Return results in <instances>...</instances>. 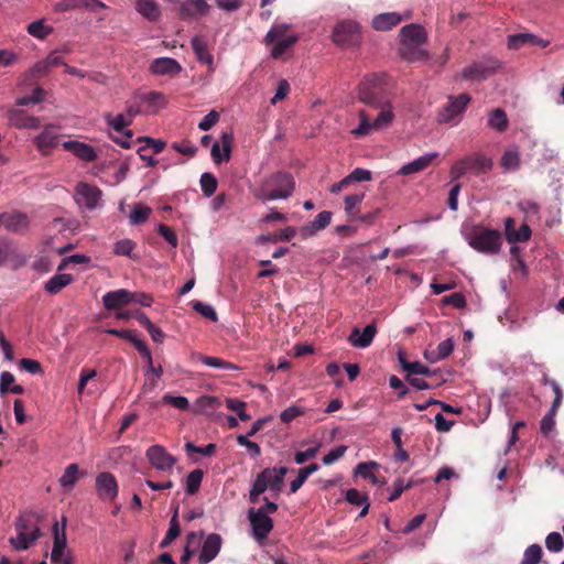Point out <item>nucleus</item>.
<instances>
[{
  "instance_id": "55",
  "label": "nucleus",
  "mask_w": 564,
  "mask_h": 564,
  "mask_svg": "<svg viewBox=\"0 0 564 564\" xmlns=\"http://www.w3.org/2000/svg\"><path fill=\"white\" fill-rule=\"evenodd\" d=\"M557 410L558 409L551 406L549 412L542 417L540 422V430L543 435L547 436L554 430Z\"/></svg>"
},
{
  "instance_id": "23",
  "label": "nucleus",
  "mask_w": 564,
  "mask_h": 564,
  "mask_svg": "<svg viewBox=\"0 0 564 564\" xmlns=\"http://www.w3.org/2000/svg\"><path fill=\"white\" fill-rule=\"evenodd\" d=\"M401 43L422 45L426 41V32L419 24L404 25L401 31Z\"/></svg>"
},
{
  "instance_id": "14",
  "label": "nucleus",
  "mask_w": 564,
  "mask_h": 564,
  "mask_svg": "<svg viewBox=\"0 0 564 564\" xmlns=\"http://www.w3.org/2000/svg\"><path fill=\"white\" fill-rule=\"evenodd\" d=\"M234 142L232 132H224L220 138V143L215 142L212 145V158L215 164H221L224 161H229L231 155Z\"/></svg>"
},
{
  "instance_id": "38",
  "label": "nucleus",
  "mask_w": 564,
  "mask_h": 564,
  "mask_svg": "<svg viewBox=\"0 0 564 564\" xmlns=\"http://www.w3.org/2000/svg\"><path fill=\"white\" fill-rule=\"evenodd\" d=\"M198 358L207 367L217 368L226 371H235L239 369L237 365L218 357L199 355Z\"/></svg>"
},
{
  "instance_id": "50",
  "label": "nucleus",
  "mask_w": 564,
  "mask_h": 564,
  "mask_svg": "<svg viewBox=\"0 0 564 564\" xmlns=\"http://www.w3.org/2000/svg\"><path fill=\"white\" fill-rule=\"evenodd\" d=\"M217 178L212 173H203L200 176V187L206 197H210L217 189Z\"/></svg>"
},
{
  "instance_id": "52",
  "label": "nucleus",
  "mask_w": 564,
  "mask_h": 564,
  "mask_svg": "<svg viewBox=\"0 0 564 564\" xmlns=\"http://www.w3.org/2000/svg\"><path fill=\"white\" fill-rule=\"evenodd\" d=\"M192 307L195 312H197L198 314H200L202 316H204L205 318L212 321V322H217L218 321V316H217V313L215 311V308L209 305V304H205L200 301H194L192 302Z\"/></svg>"
},
{
  "instance_id": "62",
  "label": "nucleus",
  "mask_w": 564,
  "mask_h": 564,
  "mask_svg": "<svg viewBox=\"0 0 564 564\" xmlns=\"http://www.w3.org/2000/svg\"><path fill=\"white\" fill-rule=\"evenodd\" d=\"M346 452H347V446L346 445H339V446L330 449L323 457L324 465H332V464H334L336 460H338L340 457H343Z\"/></svg>"
},
{
  "instance_id": "37",
  "label": "nucleus",
  "mask_w": 564,
  "mask_h": 564,
  "mask_svg": "<svg viewBox=\"0 0 564 564\" xmlns=\"http://www.w3.org/2000/svg\"><path fill=\"white\" fill-rule=\"evenodd\" d=\"M364 198H365V193L350 194L344 198L345 213H346L347 217L349 218V220L352 221V220L357 219V215L359 213V209H357V207L361 204Z\"/></svg>"
},
{
  "instance_id": "27",
  "label": "nucleus",
  "mask_w": 564,
  "mask_h": 564,
  "mask_svg": "<svg viewBox=\"0 0 564 564\" xmlns=\"http://www.w3.org/2000/svg\"><path fill=\"white\" fill-rule=\"evenodd\" d=\"M531 237V229L527 224L520 226L517 230L514 229V220L512 218L506 219V238L509 243L524 242Z\"/></svg>"
},
{
  "instance_id": "46",
  "label": "nucleus",
  "mask_w": 564,
  "mask_h": 564,
  "mask_svg": "<svg viewBox=\"0 0 564 564\" xmlns=\"http://www.w3.org/2000/svg\"><path fill=\"white\" fill-rule=\"evenodd\" d=\"M203 477L204 471L202 469H195L187 475L186 492L188 495H195L199 490Z\"/></svg>"
},
{
  "instance_id": "22",
  "label": "nucleus",
  "mask_w": 564,
  "mask_h": 564,
  "mask_svg": "<svg viewBox=\"0 0 564 564\" xmlns=\"http://www.w3.org/2000/svg\"><path fill=\"white\" fill-rule=\"evenodd\" d=\"M63 148L85 162H94L97 159L95 149L84 142L66 141L63 143Z\"/></svg>"
},
{
  "instance_id": "49",
  "label": "nucleus",
  "mask_w": 564,
  "mask_h": 564,
  "mask_svg": "<svg viewBox=\"0 0 564 564\" xmlns=\"http://www.w3.org/2000/svg\"><path fill=\"white\" fill-rule=\"evenodd\" d=\"M152 209L144 205H135L130 214V223L132 225H140L145 223L150 215Z\"/></svg>"
},
{
  "instance_id": "64",
  "label": "nucleus",
  "mask_w": 564,
  "mask_h": 564,
  "mask_svg": "<svg viewBox=\"0 0 564 564\" xmlns=\"http://www.w3.org/2000/svg\"><path fill=\"white\" fill-rule=\"evenodd\" d=\"M468 172L467 164L465 159H460L453 164L449 171V175L452 181H456L463 177Z\"/></svg>"
},
{
  "instance_id": "36",
  "label": "nucleus",
  "mask_w": 564,
  "mask_h": 564,
  "mask_svg": "<svg viewBox=\"0 0 564 564\" xmlns=\"http://www.w3.org/2000/svg\"><path fill=\"white\" fill-rule=\"evenodd\" d=\"M399 54L408 62L422 61L427 57L426 51L421 48V45L401 43Z\"/></svg>"
},
{
  "instance_id": "5",
  "label": "nucleus",
  "mask_w": 564,
  "mask_h": 564,
  "mask_svg": "<svg viewBox=\"0 0 564 564\" xmlns=\"http://www.w3.org/2000/svg\"><path fill=\"white\" fill-rule=\"evenodd\" d=\"M53 549L51 553V561L55 564H73L69 553L65 554L67 538H66V518L62 520V527L58 522L53 525Z\"/></svg>"
},
{
  "instance_id": "40",
  "label": "nucleus",
  "mask_w": 564,
  "mask_h": 564,
  "mask_svg": "<svg viewBox=\"0 0 564 564\" xmlns=\"http://www.w3.org/2000/svg\"><path fill=\"white\" fill-rule=\"evenodd\" d=\"M501 166L506 171H517L520 167V153L518 149H508L501 156Z\"/></svg>"
},
{
  "instance_id": "16",
  "label": "nucleus",
  "mask_w": 564,
  "mask_h": 564,
  "mask_svg": "<svg viewBox=\"0 0 564 564\" xmlns=\"http://www.w3.org/2000/svg\"><path fill=\"white\" fill-rule=\"evenodd\" d=\"M208 11L209 6L205 0H184L180 4L178 18L186 21L206 15Z\"/></svg>"
},
{
  "instance_id": "9",
  "label": "nucleus",
  "mask_w": 564,
  "mask_h": 564,
  "mask_svg": "<svg viewBox=\"0 0 564 564\" xmlns=\"http://www.w3.org/2000/svg\"><path fill=\"white\" fill-rule=\"evenodd\" d=\"M471 98L468 94H460L457 97H448L447 104L437 115V121L447 123L455 117L462 115L470 102Z\"/></svg>"
},
{
  "instance_id": "35",
  "label": "nucleus",
  "mask_w": 564,
  "mask_h": 564,
  "mask_svg": "<svg viewBox=\"0 0 564 564\" xmlns=\"http://www.w3.org/2000/svg\"><path fill=\"white\" fill-rule=\"evenodd\" d=\"M135 9L149 21H156L161 15L160 7L155 0H137Z\"/></svg>"
},
{
  "instance_id": "13",
  "label": "nucleus",
  "mask_w": 564,
  "mask_h": 564,
  "mask_svg": "<svg viewBox=\"0 0 564 564\" xmlns=\"http://www.w3.org/2000/svg\"><path fill=\"white\" fill-rule=\"evenodd\" d=\"M133 301V292L126 289L109 291L102 296V304L108 311L120 310Z\"/></svg>"
},
{
  "instance_id": "25",
  "label": "nucleus",
  "mask_w": 564,
  "mask_h": 564,
  "mask_svg": "<svg viewBox=\"0 0 564 564\" xmlns=\"http://www.w3.org/2000/svg\"><path fill=\"white\" fill-rule=\"evenodd\" d=\"M437 156H438V153H436V152L424 154V155L413 160L412 162L403 165L398 171V174L399 175H410V174L421 172V171L427 169Z\"/></svg>"
},
{
  "instance_id": "8",
  "label": "nucleus",
  "mask_w": 564,
  "mask_h": 564,
  "mask_svg": "<svg viewBox=\"0 0 564 564\" xmlns=\"http://www.w3.org/2000/svg\"><path fill=\"white\" fill-rule=\"evenodd\" d=\"M145 457L150 465L160 471H169L176 464V457L162 445L155 444L147 449Z\"/></svg>"
},
{
  "instance_id": "54",
  "label": "nucleus",
  "mask_w": 564,
  "mask_h": 564,
  "mask_svg": "<svg viewBox=\"0 0 564 564\" xmlns=\"http://www.w3.org/2000/svg\"><path fill=\"white\" fill-rule=\"evenodd\" d=\"M454 349V341L452 338H447L441 341L436 348L435 358H430V362H436L447 358Z\"/></svg>"
},
{
  "instance_id": "45",
  "label": "nucleus",
  "mask_w": 564,
  "mask_h": 564,
  "mask_svg": "<svg viewBox=\"0 0 564 564\" xmlns=\"http://www.w3.org/2000/svg\"><path fill=\"white\" fill-rule=\"evenodd\" d=\"M137 243L131 239H122L115 243L113 253L117 256H126L131 259H138V256L132 253Z\"/></svg>"
},
{
  "instance_id": "7",
  "label": "nucleus",
  "mask_w": 564,
  "mask_h": 564,
  "mask_svg": "<svg viewBox=\"0 0 564 564\" xmlns=\"http://www.w3.org/2000/svg\"><path fill=\"white\" fill-rule=\"evenodd\" d=\"M499 67L500 63L495 58L475 62L462 70V78L471 82H481L494 75Z\"/></svg>"
},
{
  "instance_id": "53",
  "label": "nucleus",
  "mask_w": 564,
  "mask_h": 564,
  "mask_svg": "<svg viewBox=\"0 0 564 564\" xmlns=\"http://www.w3.org/2000/svg\"><path fill=\"white\" fill-rule=\"evenodd\" d=\"M28 33L36 39L43 40L52 33L51 26L44 25L42 21H34L28 25Z\"/></svg>"
},
{
  "instance_id": "19",
  "label": "nucleus",
  "mask_w": 564,
  "mask_h": 564,
  "mask_svg": "<svg viewBox=\"0 0 564 564\" xmlns=\"http://www.w3.org/2000/svg\"><path fill=\"white\" fill-rule=\"evenodd\" d=\"M464 159L468 171H471L477 176L489 173L494 165L491 158L484 153H475Z\"/></svg>"
},
{
  "instance_id": "17",
  "label": "nucleus",
  "mask_w": 564,
  "mask_h": 564,
  "mask_svg": "<svg viewBox=\"0 0 564 564\" xmlns=\"http://www.w3.org/2000/svg\"><path fill=\"white\" fill-rule=\"evenodd\" d=\"M37 150L43 155H48L58 144V134L55 127L50 124L34 139Z\"/></svg>"
},
{
  "instance_id": "57",
  "label": "nucleus",
  "mask_w": 564,
  "mask_h": 564,
  "mask_svg": "<svg viewBox=\"0 0 564 564\" xmlns=\"http://www.w3.org/2000/svg\"><path fill=\"white\" fill-rule=\"evenodd\" d=\"M545 546L550 552H561L564 547L563 538L558 532H551L545 538Z\"/></svg>"
},
{
  "instance_id": "51",
  "label": "nucleus",
  "mask_w": 564,
  "mask_h": 564,
  "mask_svg": "<svg viewBox=\"0 0 564 564\" xmlns=\"http://www.w3.org/2000/svg\"><path fill=\"white\" fill-rule=\"evenodd\" d=\"M226 406L230 411L236 412L241 421L251 420V416L246 411V403L243 401L234 398H228L226 399Z\"/></svg>"
},
{
  "instance_id": "61",
  "label": "nucleus",
  "mask_w": 564,
  "mask_h": 564,
  "mask_svg": "<svg viewBox=\"0 0 564 564\" xmlns=\"http://www.w3.org/2000/svg\"><path fill=\"white\" fill-rule=\"evenodd\" d=\"M304 414V411L302 408L297 406V405H291L289 408H286L281 414H280V420L281 422L285 423V424H289L291 423L294 419H296L297 416L300 415H303Z\"/></svg>"
},
{
  "instance_id": "39",
  "label": "nucleus",
  "mask_w": 564,
  "mask_h": 564,
  "mask_svg": "<svg viewBox=\"0 0 564 564\" xmlns=\"http://www.w3.org/2000/svg\"><path fill=\"white\" fill-rule=\"evenodd\" d=\"M318 465L316 463L310 464L308 466L302 467L299 470L297 477L291 481L290 484V490L291 492H296L303 484L306 481V479L315 471L318 470Z\"/></svg>"
},
{
  "instance_id": "10",
  "label": "nucleus",
  "mask_w": 564,
  "mask_h": 564,
  "mask_svg": "<svg viewBox=\"0 0 564 564\" xmlns=\"http://www.w3.org/2000/svg\"><path fill=\"white\" fill-rule=\"evenodd\" d=\"M96 491L102 501H115L118 497L119 486L116 477L109 471H102L96 477Z\"/></svg>"
},
{
  "instance_id": "48",
  "label": "nucleus",
  "mask_w": 564,
  "mask_h": 564,
  "mask_svg": "<svg viewBox=\"0 0 564 564\" xmlns=\"http://www.w3.org/2000/svg\"><path fill=\"white\" fill-rule=\"evenodd\" d=\"M542 554V547L539 544H532L525 549L520 564H539Z\"/></svg>"
},
{
  "instance_id": "26",
  "label": "nucleus",
  "mask_w": 564,
  "mask_h": 564,
  "mask_svg": "<svg viewBox=\"0 0 564 564\" xmlns=\"http://www.w3.org/2000/svg\"><path fill=\"white\" fill-rule=\"evenodd\" d=\"M9 120L18 129H37L41 124L37 117L28 116L23 110H11Z\"/></svg>"
},
{
  "instance_id": "43",
  "label": "nucleus",
  "mask_w": 564,
  "mask_h": 564,
  "mask_svg": "<svg viewBox=\"0 0 564 564\" xmlns=\"http://www.w3.org/2000/svg\"><path fill=\"white\" fill-rule=\"evenodd\" d=\"M290 29L289 24L281 23L274 24L265 35L264 42L267 45L273 44L282 39H286V33Z\"/></svg>"
},
{
  "instance_id": "11",
  "label": "nucleus",
  "mask_w": 564,
  "mask_h": 564,
  "mask_svg": "<svg viewBox=\"0 0 564 564\" xmlns=\"http://www.w3.org/2000/svg\"><path fill=\"white\" fill-rule=\"evenodd\" d=\"M248 519L253 530V535L258 541L267 539L273 529V520L264 514V510L251 508L248 511Z\"/></svg>"
},
{
  "instance_id": "59",
  "label": "nucleus",
  "mask_w": 564,
  "mask_h": 564,
  "mask_svg": "<svg viewBox=\"0 0 564 564\" xmlns=\"http://www.w3.org/2000/svg\"><path fill=\"white\" fill-rule=\"evenodd\" d=\"M413 485H414V482L411 480L408 481L406 484H404L402 479H397L393 482V490L390 494V496L388 497V501H390V502L395 501L397 499H399L401 497V495L403 494L404 490L410 489Z\"/></svg>"
},
{
  "instance_id": "20",
  "label": "nucleus",
  "mask_w": 564,
  "mask_h": 564,
  "mask_svg": "<svg viewBox=\"0 0 564 564\" xmlns=\"http://www.w3.org/2000/svg\"><path fill=\"white\" fill-rule=\"evenodd\" d=\"M150 70L155 75L176 76L182 72V66L174 58L160 57L151 63Z\"/></svg>"
},
{
  "instance_id": "12",
  "label": "nucleus",
  "mask_w": 564,
  "mask_h": 564,
  "mask_svg": "<svg viewBox=\"0 0 564 564\" xmlns=\"http://www.w3.org/2000/svg\"><path fill=\"white\" fill-rule=\"evenodd\" d=\"M101 197V191L86 182H79L75 188V199L79 206H85L87 209H95Z\"/></svg>"
},
{
  "instance_id": "34",
  "label": "nucleus",
  "mask_w": 564,
  "mask_h": 564,
  "mask_svg": "<svg viewBox=\"0 0 564 564\" xmlns=\"http://www.w3.org/2000/svg\"><path fill=\"white\" fill-rule=\"evenodd\" d=\"M74 281L73 276L67 273H59L53 275L44 286V290L52 294H58L65 286L69 285Z\"/></svg>"
},
{
  "instance_id": "24",
  "label": "nucleus",
  "mask_w": 564,
  "mask_h": 564,
  "mask_svg": "<svg viewBox=\"0 0 564 564\" xmlns=\"http://www.w3.org/2000/svg\"><path fill=\"white\" fill-rule=\"evenodd\" d=\"M192 48L198 59L208 66L210 72H214V57L209 52L207 41L202 36L192 39Z\"/></svg>"
},
{
  "instance_id": "56",
  "label": "nucleus",
  "mask_w": 564,
  "mask_h": 564,
  "mask_svg": "<svg viewBox=\"0 0 564 564\" xmlns=\"http://www.w3.org/2000/svg\"><path fill=\"white\" fill-rule=\"evenodd\" d=\"M216 444L209 443L206 446H196L192 442L185 444V451L188 455L193 453L202 454L204 456H213L216 453Z\"/></svg>"
},
{
  "instance_id": "29",
  "label": "nucleus",
  "mask_w": 564,
  "mask_h": 564,
  "mask_svg": "<svg viewBox=\"0 0 564 564\" xmlns=\"http://www.w3.org/2000/svg\"><path fill=\"white\" fill-rule=\"evenodd\" d=\"M332 220V213L328 210L321 212L314 218L313 221L303 227V236L311 237L314 236L317 231L325 229Z\"/></svg>"
},
{
  "instance_id": "41",
  "label": "nucleus",
  "mask_w": 564,
  "mask_h": 564,
  "mask_svg": "<svg viewBox=\"0 0 564 564\" xmlns=\"http://www.w3.org/2000/svg\"><path fill=\"white\" fill-rule=\"evenodd\" d=\"M270 470L272 474H270L269 478L267 479L268 487L273 491H280L282 489L288 468H270Z\"/></svg>"
},
{
  "instance_id": "6",
  "label": "nucleus",
  "mask_w": 564,
  "mask_h": 564,
  "mask_svg": "<svg viewBox=\"0 0 564 564\" xmlns=\"http://www.w3.org/2000/svg\"><path fill=\"white\" fill-rule=\"evenodd\" d=\"M332 39L335 44L340 46H354L360 41V31L357 22L344 20L334 28Z\"/></svg>"
},
{
  "instance_id": "15",
  "label": "nucleus",
  "mask_w": 564,
  "mask_h": 564,
  "mask_svg": "<svg viewBox=\"0 0 564 564\" xmlns=\"http://www.w3.org/2000/svg\"><path fill=\"white\" fill-rule=\"evenodd\" d=\"M223 539L217 533H210L203 542V546L198 556L199 564L210 563L219 553Z\"/></svg>"
},
{
  "instance_id": "63",
  "label": "nucleus",
  "mask_w": 564,
  "mask_h": 564,
  "mask_svg": "<svg viewBox=\"0 0 564 564\" xmlns=\"http://www.w3.org/2000/svg\"><path fill=\"white\" fill-rule=\"evenodd\" d=\"M345 499L348 503L355 506H362L367 500V495H361L357 489H348L345 495Z\"/></svg>"
},
{
  "instance_id": "58",
  "label": "nucleus",
  "mask_w": 564,
  "mask_h": 564,
  "mask_svg": "<svg viewBox=\"0 0 564 564\" xmlns=\"http://www.w3.org/2000/svg\"><path fill=\"white\" fill-rule=\"evenodd\" d=\"M270 474H272L270 468H265L261 473H259L251 489H253L254 492L258 491L260 494H263L269 488L267 479L269 478Z\"/></svg>"
},
{
  "instance_id": "42",
  "label": "nucleus",
  "mask_w": 564,
  "mask_h": 564,
  "mask_svg": "<svg viewBox=\"0 0 564 564\" xmlns=\"http://www.w3.org/2000/svg\"><path fill=\"white\" fill-rule=\"evenodd\" d=\"M535 41V35L531 33H519L513 34L508 37V48L510 50H519L524 45H532V42Z\"/></svg>"
},
{
  "instance_id": "47",
  "label": "nucleus",
  "mask_w": 564,
  "mask_h": 564,
  "mask_svg": "<svg viewBox=\"0 0 564 564\" xmlns=\"http://www.w3.org/2000/svg\"><path fill=\"white\" fill-rule=\"evenodd\" d=\"M105 120L117 132L126 131L124 129L131 124L130 119H127L126 115L123 113H119L117 116L106 113Z\"/></svg>"
},
{
  "instance_id": "3",
  "label": "nucleus",
  "mask_w": 564,
  "mask_h": 564,
  "mask_svg": "<svg viewBox=\"0 0 564 564\" xmlns=\"http://www.w3.org/2000/svg\"><path fill=\"white\" fill-rule=\"evenodd\" d=\"M376 108L380 109V112L373 121L370 119V117L366 113L365 110H361L359 112L360 123L358 128L352 130V133L355 135L362 137L369 134L372 130L386 128L392 122L394 115L392 111L391 101H389L387 106L384 105Z\"/></svg>"
},
{
  "instance_id": "60",
  "label": "nucleus",
  "mask_w": 564,
  "mask_h": 564,
  "mask_svg": "<svg viewBox=\"0 0 564 564\" xmlns=\"http://www.w3.org/2000/svg\"><path fill=\"white\" fill-rule=\"evenodd\" d=\"M237 443L241 446H245L252 457H258L261 455L260 446L256 442L250 441L249 436L238 435Z\"/></svg>"
},
{
  "instance_id": "44",
  "label": "nucleus",
  "mask_w": 564,
  "mask_h": 564,
  "mask_svg": "<svg viewBox=\"0 0 564 564\" xmlns=\"http://www.w3.org/2000/svg\"><path fill=\"white\" fill-rule=\"evenodd\" d=\"M297 41V35H289L286 39L274 42V45L271 50V56L275 59L280 58L285 53V51L294 45Z\"/></svg>"
},
{
  "instance_id": "30",
  "label": "nucleus",
  "mask_w": 564,
  "mask_h": 564,
  "mask_svg": "<svg viewBox=\"0 0 564 564\" xmlns=\"http://www.w3.org/2000/svg\"><path fill=\"white\" fill-rule=\"evenodd\" d=\"M0 223L8 230L18 232L28 227V218L21 213L2 214L0 215Z\"/></svg>"
},
{
  "instance_id": "2",
  "label": "nucleus",
  "mask_w": 564,
  "mask_h": 564,
  "mask_svg": "<svg viewBox=\"0 0 564 564\" xmlns=\"http://www.w3.org/2000/svg\"><path fill=\"white\" fill-rule=\"evenodd\" d=\"M386 74H371L364 78L358 87L359 100L370 107L387 106L390 101Z\"/></svg>"
},
{
  "instance_id": "21",
  "label": "nucleus",
  "mask_w": 564,
  "mask_h": 564,
  "mask_svg": "<svg viewBox=\"0 0 564 564\" xmlns=\"http://www.w3.org/2000/svg\"><path fill=\"white\" fill-rule=\"evenodd\" d=\"M106 6L99 0H61L55 4L56 12H66L80 8H87L91 11L104 9Z\"/></svg>"
},
{
  "instance_id": "33",
  "label": "nucleus",
  "mask_w": 564,
  "mask_h": 564,
  "mask_svg": "<svg viewBox=\"0 0 564 564\" xmlns=\"http://www.w3.org/2000/svg\"><path fill=\"white\" fill-rule=\"evenodd\" d=\"M487 124L490 129L505 132L509 127L507 113L501 108H495L488 113Z\"/></svg>"
},
{
  "instance_id": "1",
  "label": "nucleus",
  "mask_w": 564,
  "mask_h": 564,
  "mask_svg": "<svg viewBox=\"0 0 564 564\" xmlns=\"http://www.w3.org/2000/svg\"><path fill=\"white\" fill-rule=\"evenodd\" d=\"M295 189V181L289 172H275L265 177L253 191V196L261 200L286 199Z\"/></svg>"
},
{
  "instance_id": "31",
  "label": "nucleus",
  "mask_w": 564,
  "mask_h": 564,
  "mask_svg": "<svg viewBox=\"0 0 564 564\" xmlns=\"http://www.w3.org/2000/svg\"><path fill=\"white\" fill-rule=\"evenodd\" d=\"M402 21V17L395 12H387L377 15L372 20L373 29L378 31H388L397 26Z\"/></svg>"
},
{
  "instance_id": "28",
  "label": "nucleus",
  "mask_w": 564,
  "mask_h": 564,
  "mask_svg": "<svg viewBox=\"0 0 564 564\" xmlns=\"http://www.w3.org/2000/svg\"><path fill=\"white\" fill-rule=\"evenodd\" d=\"M15 530L18 536L12 538L10 542L17 550H26L40 536L39 528H34L33 531H23L22 524H15Z\"/></svg>"
},
{
  "instance_id": "18",
  "label": "nucleus",
  "mask_w": 564,
  "mask_h": 564,
  "mask_svg": "<svg viewBox=\"0 0 564 564\" xmlns=\"http://www.w3.org/2000/svg\"><path fill=\"white\" fill-rule=\"evenodd\" d=\"M377 334V326L375 323L368 324L362 332L355 327L348 337L351 346L357 348H367L371 345Z\"/></svg>"
},
{
  "instance_id": "4",
  "label": "nucleus",
  "mask_w": 564,
  "mask_h": 564,
  "mask_svg": "<svg viewBox=\"0 0 564 564\" xmlns=\"http://www.w3.org/2000/svg\"><path fill=\"white\" fill-rule=\"evenodd\" d=\"M468 243L478 252L494 254L501 247V236L498 230L478 229L469 235Z\"/></svg>"
},
{
  "instance_id": "32",
  "label": "nucleus",
  "mask_w": 564,
  "mask_h": 564,
  "mask_svg": "<svg viewBox=\"0 0 564 564\" xmlns=\"http://www.w3.org/2000/svg\"><path fill=\"white\" fill-rule=\"evenodd\" d=\"M86 476V471H79V467L77 464H69L65 470L64 474L59 478V485L65 489H72L76 482L82 478Z\"/></svg>"
}]
</instances>
